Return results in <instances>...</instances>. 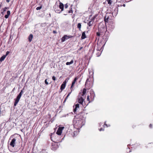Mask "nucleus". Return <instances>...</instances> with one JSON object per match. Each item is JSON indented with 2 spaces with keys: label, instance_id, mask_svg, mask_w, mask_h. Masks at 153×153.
Returning <instances> with one entry per match:
<instances>
[{
  "label": "nucleus",
  "instance_id": "nucleus-1",
  "mask_svg": "<svg viewBox=\"0 0 153 153\" xmlns=\"http://www.w3.org/2000/svg\"><path fill=\"white\" fill-rule=\"evenodd\" d=\"M85 113L81 112L76 116H75L73 121V124L74 128L78 129L81 128L84 125V119L83 115Z\"/></svg>",
  "mask_w": 153,
  "mask_h": 153
},
{
  "label": "nucleus",
  "instance_id": "nucleus-2",
  "mask_svg": "<svg viewBox=\"0 0 153 153\" xmlns=\"http://www.w3.org/2000/svg\"><path fill=\"white\" fill-rule=\"evenodd\" d=\"M86 89L85 88H84L82 92V90L81 91V92L79 93L78 96L77 100L78 103L83 106V102L86 97Z\"/></svg>",
  "mask_w": 153,
  "mask_h": 153
},
{
  "label": "nucleus",
  "instance_id": "nucleus-3",
  "mask_svg": "<svg viewBox=\"0 0 153 153\" xmlns=\"http://www.w3.org/2000/svg\"><path fill=\"white\" fill-rule=\"evenodd\" d=\"M117 14L116 12H113L112 13H106L104 17V21L105 23L108 22L109 20L112 19L114 16H116Z\"/></svg>",
  "mask_w": 153,
  "mask_h": 153
},
{
  "label": "nucleus",
  "instance_id": "nucleus-4",
  "mask_svg": "<svg viewBox=\"0 0 153 153\" xmlns=\"http://www.w3.org/2000/svg\"><path fill=\"white\" fill-rule=\"evenodd\" d=\"M107 30L106 26L105 27L103 25L102 27H98V31L101 34H103L105 32L107 31Z\"/></svg>",
  "mask_w": 153,
  "mask_h": 153
},
{
  "label": "nucleus",
  "instance_id": "nucleus-5",
  "mask_svg": "<svg viewBox=\"0 0 153 153\" xmlns=\"http://www.w3.org/2000/svg\"><path fill=\"white\" fill-rule=\"evenodd\" d=\"M104 33L105 34L103 36V40L102 41H104V43H106L108 38L109 36V33L108 31L107 30V31L105 32Z\"/></svg>",
  "mask_w": 153,
  "mask_h": 153
},
{
  "label": "nucleus",
  "instance_id": "nucleus-6",
  "mask_svg": "<svg viewBox=\"0 0 153 153\" xmlns=\"http://www.w3.org/2000/svg\"><path fill=\"white\" fill-rule=\"evenodd\" d=\"M105 44H102L101 42H99L97 44V50L102 51L103 47L104 46Z\"/></svg>",
  "mask_w": 153,
  "mask_h": 153
},
{
  "label": "nucleus",
  "instance_id": "nucleus-7",
  "mask_svg": "<svg viewBox=\"0 0 153 153\" xmlns=\"http://www.w3.org/2000/svg\"><path fill=\"white\" fill-rule=\"evenodd\" d=\"M72 36H68L67 35H65L62 37L61 39V42H62L65 41L66 40L68 39L69 38H71Z\"/></svg>",
  "mask_w": 153,
  "mask_h": 153
},
{
  "label": "nucleus",
  "instance_id": "nucleus-8",
  "mask_svg": "<svg viewBox=\"0 0 153 153\" xmlns=\"http://www.w3.org/2000/svg\"><path fill=\"white\" fill-rule=\"evenodd\" d=\"M107 27L109 30H112L115 27V24L113 22H111L108 24Z\"/></svg>",
  "mask_w": 153,
  "mask_h": 153
},
{
  "label": "nucleus",
  "instance_id": "nucleus-9",
  "mask_svg": "<svg viewBox=\"0 0 153 153\" xmlns=\"http://www.w3.org/2000/svg\"><path fill=\"white\" fill-rule=\"evenodd\" d=\"M91 82H90L89 81V79H87L85 83V86L86 87H88V89L90 88H91L92 86L91 85Z\"/></svg>",
  "mask_w": 153,
  "mask_h": 153
},
{
  "label": "nucleus",
  "instance_id": "nucleus-10",
  "mask_svg": "<svg viewBox=\"0 0 153 153\" xmlns=\"http://www.w3.org/2000/svg\"><path fill=\"white\" fill-rule=\"evenodd\" d=\"M64 128V127H59L56 133L58 135H61L62 131Z\"/></svg>",
  "mask_w": 153,
  "mask_h": 153
},
{
  "label": "nucleus",
  "instance_id": "nucleus-11",
  "mask_svg": "<svg viewBox=\"0 0 153 153\" xmlns=\"http://www.w3.org/2000/svg\"><path fill=\"white\" fill-rule=\"evenodd\" d=\"M90 98L91 99V101L94 100L95 95L94 91L92 90L90 91Z\"/></svg>",
  "mask_w": 153,
  "mask_h": 153
},
{
  "label": "nucleus",
  "instance_id": "nucleus-12",
  "mask_svg": "<svg viewBox=\"0 0 153 153\" xmlns=\"http://www.w3.org/2000/svg\"><path fill=\"white\" fill-rule=\"evenodd\" d=\"M16 141V139L15 138H13L10 144V146H12L13 147H14L15 146V142Z\"/></svg>",
  "mask_w": 153,
  "mask_h": 153
},
{
  "label": "nucleus",
  "instance_id": "nucleus-13",
  "mask_svg": "<svg viewBox=\"0 0 153 153\" xmlns=\"http://www.w3.org/2000/svg\"><path fill=\"white\" fill-rule=\"evenodd\" d=\"M19 101V94H18L17 97L16 99L15 100L14 103V106H16V104L18 103Z\"/></svg>",
  "mask_w": 153,
  "mask_h": 153
},
{
  "label": "nucleus",
  "instance_id": "nucleus-14",
  "mask_svg": "<svg viewBox=\"0 0 153 153\" xmlns=\"http://www.w3.org/2000/svg\"><path fill=\"white\" fill-rule=\"evenodd\" d=\"M79 104H77L75 105V108L74 109L73 111L74 113L75 114H76V109L77 108H79Z\"/></svg>",
  "mask_w": 153,
  "mask_h": 153
},
{
  "label": "nucleus",
  "instance_id": "nucleus-15",
  "mask_svg": "<svg viewBox=\"0 0 153 153\" xmlns=\"http://www.w3.org/2000/svg\"><path fill=\"white\" fill-rule=\"evenodd\" d=\"M65 82H63L60 87V89L61 90V91L65 89Z\"/></svg>",
  "mask_w": 153,
  "mask_h": 153
},
{
  "label": "nucleus",
  "instance_id": "nucleus-16",
  "mask_svg": "<svg viewBox=\"0 0 153 153\" xmlns=\"http://www.w3.org/2000/svg\"><path fill=\"white\" fill-rule=\"evenodd\" d=\"M64 5L61 2H60L59 5V8L61 9V11H62L64 9Z\"/></svg>",
  "mask_w": 153,
  "mask_h": 153
},
{
  "label": "nucleus",
  "instance_id": "nucleus-17",
  "mask_svg": "<svg viewBox=\"0 0 153 153\" xmlns=\"http://www.w3.org/2000/svg\"><path fill=\"white\" fill-rule=\"evenodd\" d=\"M33 38V35L32 34H30L28 37V41L29 42H31Z\"/></svg>",
  "mask_w": 153,
  "mask_h": 153
},
{
  "label": "nucleus",
  "instance_id": "nucleus-18",
  "mask_svg": "<svg viewBox=\"0 0 153 153\" xmlns=\"http://www.w3.org/2000/svg\"><path fill=\"white\" fill-rule=\"evenodd\" d=\"M86 37L85 32H83L82 34L81 39H84Z\"/></svg>",
  "mask_w": 153,
  "mask_h": 153
},
{
  "label": "nucleus",
  "instance_id": "nucleus-19",
  "mask_svg": "<svg viewBox=\"0 0 153 153\" xmlns=\"http://www.w3.org/2000/svg\"><path fill=\"white\" fill-rule=\"evenodd\" d=\"M96 34L97 35V36H98V37H97V38L96 39H97V38L98 39H99V36L101 35H103V34H101L100 33V32L99 31H98V32H97L96 33Z\"/></svg>",
  "mask_w": 153,
  "mask_h": 153
},
{
  "label": "nucleus",
  "instance_id": "nucleus-20",
  "mask_svg": "<svg viewBox=\"0 0 153 153\" xmlns=\"http://www.w3.org/2000/svg\"><path fill=\"white\" fill-rule=\"evenodd\" d=\"M108 4L111 5L112 3H114V0H107Z\"/></svg>",
  "mask_w": 153,
  "mask_h": 153
},
{
  "label": "nucleus",
  "instance_id": "nucleus-21",
  "mask_svg": "<svg viewBox=\"0 0 153 153\" xmlns=\"http://www.w3.org/2000/svg\"><path fill=\"white\" fill-rule=\"evenodd\" d=\"M73 13V11L72 9V8L71 7L70 8V10L67 11V12H66V14H64V15H66L67 13Z\"/></svg>",
  "mask_w": 153,
  "mask_h": 153
},
{
  "label": "nucleus",
  "instance_id": "nucleus-22",
  "mask_svg": "<svg viewBox=\"0 0 153 153\" xmlns=\"http://www.w3.org/2000/svg\"><path fill=\"white\" fill-rule=\"evenodd\" d=\"M6 57L4 55L2 56L0 58V62H2L5 59Z\"/></svg>",
  "mask_w": 153,
  "mask_h": 153
},
{
  "label": "nucleus",
  "instance_id": "nucleus-23",
  "mask_svg": "<svg viewBox=\"0 0 153 153\" xmlns=\"http://www.w3.org/2000/svg\"><path fill=\"white\" fill-rule=\"evenodd\" d=\"M74 62V61L73 60H72L70 62H67L66 63V64L67 65H69L73 64Z\"/></svg>",
  "mask_w": 153,
  "mask_h": 153
},
{
  "label": "nucleus",
  "instance_id": "nucleus-24",
  "mask_svg": "<svg viewBox=\"0 0 153 153\" xmlns=\"http://www.w3.org/2000/svg\"><path fill=\"white\" fill-rule=\"evenodd\" d=\"M98 51V52L96 54L97 56H100L101 53L102 51H100V50H97Z\"/></svg>",
  "mask_w": 153,
  "mask_h": 153
},
{
  "label": "nucleus",
  "instance_id": "nucleus-25",
  "mask_svg": "<svg viewBox=\"0 0 153 153\" xmlns=\"http://www.w3.org/2000/svg\"><path fill=\"white\" fill-rule=\"evenodd\" d=\"M77 27L79 29V30H80L81 27V23H79L77 25Z\"/></svg>",
  "mask_w": 153,
  "mask_h": 153
},
{
  "label": "nucleus",
  "instance_id": "nucleus-26",
  "mask_svg": "<svg viewBox=\"0 0 153 153\" xmlns=\"http://www.w3.org/2000/svg\"><path fill=\"white\" fill-rule=\"evenodd\" d=\"M93 24V22L92 21H90L88 23V25L89 26H91Z\"/></svg>",
  "mask_w": 153,
  "mask_h": 153
},
{
  "label": "nucleus",
  "instance_id": "nucleus-27",
  "mask_svg": "<svg viewBox=\"0 0 153 153\" xmlns=\"http://www.w3.org/2000/svg\"><path fill=\"white\" fill-rule=\"evenodd\" d=\"M75 83H74V82H72V84H71V91H72L73 90V87L74 86V85Z\"/></svg>",
  "mask_w": 153,
  "mask_h": 153
},
{
  "label": "nucleus",
  "instance_id": "nucleus-28",
  "mask_svg": "<svg viewBox=\"0 0 153 153\" xmlns=\"http://www.w3.org/2000/svg\"><path fill=\"white\" fill-rule=\"evenodd\" d=\"M7 9H8V8L7 7H5L4 8H3V12H1L2 14H3V13H4V12L6 11V10Z\"/></svg>",
  "mask_w": 153,
  "mask_h": 153
},
{
  "label": "nucleus",
  "instance_id": "nucleus-29",
  "mask_svg": "<svg viewBox=\"0 0 153 153\" xmlns=\"http://www.w3.org/2000/svg\"><path fill=\"white\" fill-rule=\"evenodd\" d=\"M71 92H72V91H71V92H70V93H68V95L67 96V97H66L65 98V100H64V102H64H64H65V101H66V99H67V98L68 97V96H69V95H70L71 94Z\"/></svg>",
  "mask_w": 153,
  "mask_h": 153
},
{
  "label": "nucleus",
  "instance_id": "nucleus-30",
  "mask_svg": "<svg viewBox=\"0 0 153 153\" xmlns=\"http://www.w3.org/2000/svg\"><path fill=\"white\" fill-rule=\"evenodd\" d=\"M55 11L56 13H61L62 11H61V10H59L58 9H56L55 10Z\"/></svg>",
  "mask_w": 153,
  "mask_h": 153
},
{
  "label": "nucleus",
  "instance_id": "nucleus-31",
  "mask_svg": "<svg viewBox=\"0 0 153 153\" xmlns=\"http://www.w3.org/2000/svg\"><path fill=\"white\" fill-rule=\"evenodd\" d=\"M122 6H123L124 7L125 6V4H120V3L118 4V6L119 7H121Z\"/></svg>",
  "mask_w": 153,
  "mask_h": 153
},
{
  "label": "nucleus",
  "instance_id": "nucleus-32",
  "mask_svg": "<svg viewBox=\"0 0 153 153\" xmlns=\"http://www.w3.org/2000/svg\"><path fill=\"white\" fill-rule=\"evenodd\" d=\"M42 8V6H39V7H36V10H39L40 9H41Z\"/></svg>",
  "mask_w": 153,
  "mask_h": 153
},
{
  "label": "nucleus",
  "instance_id": "nucleus-33",
  "mask_svg": "<svg viewBox=\"0 0 153 153\" xmlns=\"http://www.w3.org/2000/svg\"><path fill=\"white\" fill-rule=\"evenodd\" d=\"M77 79H77V78L76 77L74 79V80L73 81V82H74V83H75L76 82V81L77 80Z\"/></svg>",
  "mask_w": 153,
  "mask_h": 153
},
{
  "label": "nucleus",
  "instance_id": "nucleus-34",
  "mask_svg": "<svg viewBox=\"0 0 153 153\" xmlns=\"http://www.w3.org/2000/svg\"><path fill=\"white\" fill-rule=\"evenodd\" d=\"M10 52L9 51H7L5 55H4L6 57L9 53Z\"/></svg>",
  "mask_w": 153,
  "mask_h": 153
},
{
  "label": "nucleus",
  "instance_id": "nucleus-35",
  "mask_svg": "<svg viewBox=\"0 0 153 153\" xmlns=\"http://www.w3.org/2000/svg\"><path fill=\"white\" fill-rule=\"evenodd\" d=\"M52 79L54 81H55L56 80V78L55 76H52Z\"/></svg>",
  "mask_w": 153,
  "mask_h": 153
},
{
  "label": "nucleus",
  "instance_id": "nucleus-36",
  "mask_svg": "<svg viewBox=\"0 0 153 153\" xmlns=\"http://www.w3.org/2000/svg\"><path fill=\"white\" fill-rule=\"evenodd\" d=\"M47 79H46L45 81V84L46 85H48V82L47 81Z\"/></svg>",
  "mask_w": 153,
  "mask_h": 153
},
{
  "label": "nucleus",
  "instance_id": "nucleus-37",
  "mask_svg": "<svg viewBox=\"0 0 153 153\" xmlns=\"http://www.w3.org/2000/svg\"><path fill=\"white\" fill-rule=\"evenodd\" d=\"M77 133V132L76 131H74L73 132V136L74 137L75 136L76 134Z\"/></svg>",
  "mask_w": 153,
  "mask_h": 153
},
{
  "label": "nucleus",
  "instance_id": "nucleus-38",
  "mask_svg": "<svg viewBox=\"0 0 153 153\" xmlns=\"http://www.w3.org/2000/svg\"><path fill=\"white\" fill-rule=\"evenodd\" d=\"M10 11L9 10H8L7 12V15L9 16L10 14Z\"/></svg>",
  "mask_w": 153,
  "mask_h": 153
},
{
  "label": "nucleus",
  "instance_id": "nucleus-39",
  "mask_svg": "<svg viewBox=\"0 0 153 153\" xmlns=\"http://www.w3.org/2000/svg\"><path fill=\"white\" fill-rule=\"evenodd\" d=\"M68 6L67 4H66L65 5V9L67 8L68 7Z\"/></svg>",
  "mask_w": 153,
  "mask_h": 153
},
{
  "label": "nucleus",
  "instance_id": "nucleus-40",
  "mask_svg": "<svg viewBox=\"0 0 153 153\" xmlns=\"http://www.w3.org/2000/svg\"><path fill=\"white\" fill-rule=\"evenodd\" d=\"M22 93V90L20 92V98Z\"/></svg>",
  "mask_w": 153,
  "mask_h": 153
},
{
  "label": "nucleus",
  "instance_id": "nucleus-41",
  "mask_svg": "<svg viewBox=\"0 0 153 153\" xmlns=\"http://www.w3.org/2000/svg\"><path fill=\"white\" fill-rule=\"evenodd\" d=\"M89 96H87V100L89 101ZM90 102H89V103Z\"/></svg>",
  "mask_w": 153,
  "mask_h": 153
},
{
  "label": "nucleus",
  "instance_id": "nucleus-42",
  "mask_svg": "<svg viewBox=\"0 0 153 153\" xmlns=\"http://www.w3.org/2000/svg\"><path fill=\"white\" fill-rule=\"evenodd\" d=\"M9 16L8 15H6L5 16V18H6V19H7L8 17H9Z\"/></svg>",
  "mask_w": 153,
  "mask_h": 153
},
{
  "label": "nucleus",
  "instance_id": "nucleus-43",
  "mask_svg": "<svg viewBox=\"0 0 153 153\" xmlns=\"http://www.w3.org/2000/svg\"><path fill=\"white\" fill-rule=\"evenodd\" d=\"M68 81V79H65V81L63 82H65V84H66V82H67Z\"/></svg>",
  "mask_w": 153,
  "mask_h": 153
},
{
  "label": "nucleus",
  "instance_id": "nucleus-44",
  "mask_svg": "<svg viewBox=\"0 0 153 153\" xmlns=\"http://www.w3.org/2000/svg\"><path fill=\"white\" fill-rule=\"evenodd\" d=\"M99 130L100 131H104V129L102 128H100Z\"/></svg>",
  "mask_w": 153,
  "mask_h": 153
},
{
  "label": "nucleus",
  "instance_id": "nucleus-45",
  "mask_svg": "<svg viewBox=\"0 0 153 153\" xmlns=\"http://www.w3.org/2000/svg\"><path fill=\"white\" fill-rule=\"evenodd\" d=\"M152 125L151 124H150L149 125V127L150 128H152Z\"/></svg>",
  "mask_w": 153,
  "mask_h": 153
},
{
  "label": "nucleus",
  "instance_id": "nucleus-46",
  "mask_svg": "<svg viewBox=\"0 0 153 153\" xmlns=\"http://www.w3.org/2000/svg\"><path fill=\"white\" fill-rule=\"evenodd\" d=\"M53 33H56V31H55V30H53Z\"/></svg>",
  "mask_w": 153,
  "mask_h": 153
},
{
  "label": "nucleus",
  "instance_id": "nucleus-47",
  "mask_svg": "<svg viewBox=\"0 0 153 153\" xmlns=\"http://www.w3.org/2000/svg\"><path fill=\"white\" fill-rule=\"evenodd\" d=\"M82 48H83L82 47H80V48L79 49V50H80L81 49H82Z\"/></svg>",
  "mask_w": 153,
  "mask_h": 153
},
{
  "label": "nucleus",
  "instance_id": "nucleus-48",
  "mask_svg": "<svg viewBox=\"0 0 153 153\" xmlns=\"http://www.w3.org/2000/svg\"><path fill=\"white\" fill-rule=\"evenodd\" d=\"M6 1H7V2L8 3V2H9V1H10V0H6Z\"/></svg>",
  "mask_w": 153,
  "mask_h": 153
},
{
  "label": "nucleus",
  "instance_id": "nucleus-49",
  "mask_svg": "<svg viewBox=\"0 0 153 153\" xmlns=\"http://www.w3.org/2000/svg\"><path fill=\"white\" fill-rule=\"evenodd\" d=\"M105 124L106 126L107 127H108V126H107V124H105Z\"/></svg>",
  "mask_w": 153,
  "mask_h": 153
},
{
  "label": "nucleus",
  "instance_id": "nucleus-50",
  "mask_svg": "<svg viewBox=\"0 0 153 153\" xmlns=\"http://www.w3.org/2000/svg\"><path fill=\"white\" fill-rule=\"evenodd\" d=\"M119 0H117V1L119 3L120 1H118Z\"/></svg>",
  "mask_w": 153,
  "mask_h": 153
},
{
  "label": "nucleus",
  "instance_id": "nucleus-51",
  "mask_svg": "<svg viewBox=\"0 0 153 153\" xmlns=\"http://www.w3.org/2000/svg\"><path fill=\"white\" fill-rule=\"evenodd\" d=\"M1 107H0V114H1Z\"/></svg>",
  "mask_w": 153,
  "mask_h": 153
},
{
  "label": "nucleus",
  "instance_id": "nucleus-52",
  "mask_svg": "<svg viewBox=\"0 0 153 153\" xmlns=\"http://www.w3.org/2000/svg\"><path fill=\"white\" fill-rule=\"evenodd\" d=\"M19 89V87L18 88V90Z\"/></svg>",
  "mask_w": 153,
  "mask_h": 153
},
{
  "label": "nucleus",
  "instance_id": "nucleus-53",
  "mask_svg": "<svg viewBox=\"0 0 153 153\" xmlns=\"http://www.w3.org/2000/svg\"><path fill=\"white\" fill-rule=\"evenodd\" d=\"M0 153H1V152H0Z\"/></svg>",
  "mask_w": 153,
  "mask_h": 153
}]
</instances>
